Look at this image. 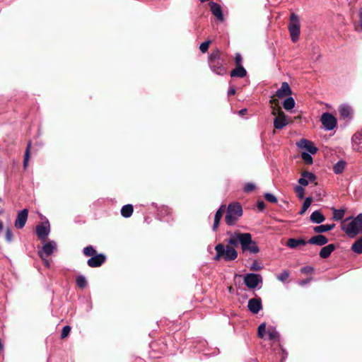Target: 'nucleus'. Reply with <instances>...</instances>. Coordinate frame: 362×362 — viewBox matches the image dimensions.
<instances>
[{
  "label": "nucleus",
  "mask_w": 362,
  "mask_h": 362,
  "mask_svg": "<svg viewBox=\"0 0 362 362\" xmlns=\"http://www.w3.org/2000/svg\"><path fill=\"white\" fill-rule=\"evenodd\" d=\"M349 220H350V222L342 224L341 230L349 238H354L357 235L362 233V213L358 214L355 218H346L345 222Z\"/></svg>",
  "instance_id": "f257e3e1"
},
{
  "label": "nucleus",
  "mask_w": 362,
  "mask_h": 362,
  "mask_svg": "<svg viewBox=\"0 0 362 362\" xmlns=\"http://www.w3.org/2000/svg\"><path fill=\"white\" fill-rule=\"evenodd\" d=\"M208 63L213 73L218 76L226 74V69L223 66V60L221 57V54L218 50H216L209 55Z\"/></svg>",
  "instance_id": "f03ea898"
},
{
  "label": "nucleus",
  "mask_w": 362,
  "mask_h": 362,
  "mask_svg": "<svg viewBox=\"0 0 362 362\" xmlns=\"http://www.w3.org/2000/svg\"><path fill=\"white\" fill-rule=\"evenodd\" d=\"M216 255L214 260L218 261L223 259L225 261L230 262L235 259L238 257V252L235 248L229 246H225L222 243H218L215 246Z\"/></svg>",
  "instance_id": "7ed1b4c3"
},
{
  "label": "nucleus",
  "mask_w": 362,
  "mask_h": 362,
  "mask_svg": "<svg viewBox=\"0 0 362 362\" xmlns=\"http://www.w3.org/2000/svg\"><path fill=\"white\" fill-rule=\"evenodd\" d=\"M243 215V209L239 203H232L228 206L225 221L228 226H233Z\"/></svg>",
  "instance_id": "20e7f679"
},
{
  "label": "nucleus",
  "mask_w": 362,
  "mask_h": 362,
  "mask_svg": "<svg viewBox=\"0 0 362 362\" xmlns=\"http://www.w3.org/2000/svg\"><path fill=\"white\" fill-rule=\"evenodd\" d=\"M240 246L243 252L250 254H257L259 252V248L257 243L252 240V235L249 233H244L241 238Z\"/></svg>",
  "instance_id": "39448f33"
},
{
  "label": "nucleus",
  "mask_w": 362,
  "mask_h": 362,
  "mask_svg": "<svg viewBox=\"0 0 362 362\" xmlns=\"http://www.w3.org/2000/svg\"><path fill=\"white\" fill-rule=\"evenodd\" d=\"M288 29L292 42H296L298 40L300 33V24L298 15L294 13L290 16V23Z\"/></svg>",
  "instance_id": "423d86ee"
},
{
  "label": "nucleus",
  "mask_w": 362,
  "mask_h": 362,
  "mask_svg": "<svg viewBox=\"0 0 362 362\" xmlns=\"http://www.w3.org/2000/svg\"><path fill=\"white\" fill-rule=\"evenodd\" d=\"M243 281L247 288L254 289L262 283V277L259 274L249 273L243 276Z\"/></svg>",
  "instance_id": "0eeeda50"
},
{
  "label": "nucleus",
  "mask_w": 362,
  "mask_h": 362,
  "mask_svg": "<svg viewBox=\"0 0 362 362\" xmlns=\"http://www.w3.org/2000/svg\"><path fill=\"white\" fill-rule=\"evenodd\" d=\"M320 122L326 131L333 130L337 124L336 117L329 112H324L320 117Z\"/></svg>",
  "instance_id": "6e6552de"
},
{
  "label": "nucleus",
  "mask_w": 362,
  "mask_h": 362,
  "mask_svg": "<svg viewBox=\"0 0 362 362\" xmlns=\"http://www.w3.org/2000/svg\"><path fill=\"white\" fill-rule=\"evenodd\" d=\"M57 245L54 240H49L43 245L41 250H38V255L40 258L49 257L57 250Z\"/></svg>",
  "instance_id": "1a4fd4ad"
},
{
  "label": "nucleus",
  "mask_w": 362,
  "mask_h": 362,
  "mask_svg": "<svg viewBox=\"0 0 362 362\" xmlns=\"http://www.w3.org/2000/svg\"><path fill=\"white\" fill-rule=\"evenodd\" d=\"M35 232L37 237L40 240H45L50 233V226L49 221H47L41 225H37L35 228Z\"/></svg>",
  "instance_id": "9d476101"
},
{
  "label": "nucleus",
  "mask_w": 362,
  "mask_h": 362,
  "mask_svg": "<svg viewBox=\"0 0 362 362\" xmlns=\"http://www.w3.org/2000/svg\"><path fill=\"white\" fill-rule=\"evenodd\" d=\"M317 179L316 175L308 171H303L301 173V177L298 179V182L299 185L306 187L309 185V183L315 182Z\"/></svg>",
  "instance_id": "9b49d317"
},
{
  "label": "nucleus",
  "mask_w": 362,
  "mask_h": 362,
  "mask_svg": "<svg viewBox=\"0 0 362 362\" xmlns=\"http://www.w3.org/2000/svg\"><path fill=\"white\" fill-rule=\"evenodd\" d=\"M247 308L252 314H257L262 309V299L259 297L250 298L247 303Z\"/></svg>",
  "instance_id": "f8f14e48"
},
{
  "label": "nucleus",
  "mask_w": 362,
  "mask_h": 362,
  "mask_svg": "<svg viewBox=\"0 0 362 362\" xmlns=\"http://www.w3.org/2000/svg\"><path fill=\"white\" fill-rule=\"evenodd\" d=\"M28 209H25L21 211H20L18 213L16 220L15 221V226L17 228L21 229L23 228L28 220Z\"/></svg>",
  "instance_id": "ddd939ff"
},
{
  "label": "nucleus",
  "mask_w": 362,
  "mask_h": 362,
  "mask_svg": "<svg viewBox=\"0 0 362 362\" xmlns=\"http://www.w3.org/2000/svg\"><path fill=\"white\" fill-rule=\"evenodd\" d=\"M106 259V257L103 254L95 255L87 261V264L90 267H100Z\"/></svg>",
  "instance_id": "4468645a"
},
{
  "label": "nucleus",
  "mask_w": 362,
  "mask_h": 362,
  "mask_svg": "<svg viewBox=\"0 0 362 362\" xmlns=\"http://www.w3.org/2000/svg\"><path fill=\"white\" fill-rule=\"evenodd\" d=\"M297 145L299 148L305 149L308 151L307 153H309L315 154L317 151V148L313 144L306 139H300V141L297 143Z\"/></svg>",
  "instance_id": "2eb2a0df"
},
{
  "label": "nucleus",
  "mask_w": 362,
  "mask_h": 362,
  "mask_svg": "<svg viewBox=\"0 0 362 362\" xmlns=\"http://www.w3.org/2000/svg\"><path fill=\"white\" fill-rule=\"evenodd\" d=\"M211 13L221 22L224 21L221 6L216 2L209 3Z\"/></svg>",
  "instance_id": "dca6fc26"
},
{
  "label": "nucleus",
  "mask_w": 362,
  "mask_h": 362,
  "mask_svg": "<svg viewBox=\"0 0 362 362\" xmlns=\"http://www.w3.org/2000/svg\"><path fill=\"white\" fill-rule=\"evenodd\" d=\"M274 127L277 129H281L288 124L286 116L283 112H280L279 116L274 119Z\"/></svg>",
  "instance_id": "f3484780"
},
{
  "label": "nucleus",
  "mask_w": 362,
  "mask_h": 362,
  "mask_svg": "<svg viewBox=\"0 0 362 362\" xmlns=\"http://www.w3.org/2000/svg\"><path fill=\"white\" fill-rule=\"evenodd\" d=\"M292 94L291 89L287 82H283L281 87L276 90V95L279 98L291 95Z\"/></svg>",
  "instance_id": "a211bd4d"
},
{
  "label": "nucleus",
  "mask_w": 362,
  "mask_h": 362,
  "mask_svg": "<svg viewBox=\"0 0 362 362\" xmlns=\"http://www.w3.org/2000/svg\"><path fill=\"white\" fill-rule=\"evenodd\" d=\"M328 238L324 235L318 234L313 236L308 240V243L317 246H323L328 243Z\"/></svg>",
  "instance_id": "6ab92c4d"
},
{
  "label": "nucleus",
  "mask_w": 362,
  "mask_h": 362,
  "mask_svg": "<svg viewBox=\"0 0 362 362\" xmlns=\"http://www.w3.org/2000/svg\"><path fill=\"white\" fill-rule=\"evenodd\" d=\"M340 116L343 119H351L353 115V110L348 104H343L339 108Z\"/></svg>",
  "instance_id": "aec40b11"
},
{
  "label": "nucleus",
  "mask_w": 362,
  "mask_h": 362,
  "mask_svg": "<svg viewBox=\"0 0 362 362\" xmlns=\"http://www.w3.org/2000/svg\"><path fill=\"white\" fill-rule=\"evenodd\" d=\"M352 146L354 151H362V134L356 133L351 138Z\"/></svg>",
  "instance_id": "412c9836"
},
{
  "label": "nucleus",
  "mask_w": 362,
  "mask_h": 362,
  "mask_svg": "<svg viewBox=\"0 0 362 362\" xmlns=\"http://www.w3.org/2000/svg\"><path fill=\"white\" fill-rule=\"evenodd\" d=\"M225 210V206L221 205L220 208L216 211L215 216H214V224L212 226L213 231L216 232L217 230V228L219 226L220 221L223 216V212Z\"/></svg>",
  "instance_id": "4be33fe9"
},
{
  "label": "nucleus",
  "mask_w": 362,
  "mask_h": 362,
  "mask_svg": "<svg viewBox=\"0 0 362 362\" xmlns=\"http://www.w3.org/2000/svg\"><path fill=\"white\" fill-rule=\"evenodd\" d=\"M227 234L230 235V237L227 240L229 245L237 246L238 243H241V238L243 236V233L235 232L232 234L230 232H228Z\"/></svg>",
  "instance_id": "5701e85b"
},
{
  "label": "nucleus",
  "mask_w": 362,
  "mask_h": 362,
  "mask_svg": "<svg viewBox=\"0 0 362 362\" xmlns=\"http://www.w3.org/2000/svg\"><path fill=\"white\" fill-rule=\"evenodd\" d=\"M336 247L334 244H329L323 247L320 251V256L321 258H328L332 252L335 250Z\"/></svg>",
  "instance_id": "b1692460"
},
{
  "label": "nucleus",
  "mask_w": 362,
  "mask_h": 362,
  "mask_svg": "<svg viewBox=\"0 0 362 362\" xmlns=\"http://www.w3.org/2000/svg\"><path fill=\"white\" fill-rule=\"evenodd\" d=\"M310 220L311 222H313L314 223L320 224L325 221V217L320 212V211L317 210V211H313L311 214V215L310 216Z\"/></svg>",
  "instance_id": "393cba45"
},
{
  "label": "nucleus",
  "mask_w": 362,
  "mask_h": 362,
  "mask_svg": "<svg viewBox=\"0 0 362 362\" xmlns=\"http://www.w3.org/2000/svg\"><path fill=\"white\" fill-rule=\"evenodd\" d=\"M308 243L303 239H296V238H289L286 243V246L294 249L296 248L299 245H305Z\"/></svg>",
  "instance_id": "a878e982"
},
{
  "label": "nucleus",
  "mask_w": 362,
  "mask_h": 362,
  "mask_svg": "<svg viewBox=\"0 0 362 362\" xmlns=\"http://www.w3.org/2000/svg\"><path fill=\"white\" fill-rule=\"evenodd\" d=\"M247 75V71L243 66H237L230 72L231 77L243 78Z\"/></svg>",
  "instance_id": "bb28decb"
},
{
  "label": "nucleus",
  "mask_w": 362,
  "mask_h": 362,
  "mask_svg": "<svg viewBox=\"0 0 362 362\" xmlns=\"http://www.w3.org/2000/svg\"><path fill=\"white\" fill-rule=\"evenodd\" d=\"M335 227V224L320 225L313 228L314 232L317 233H322L332 230Z\"/></svg>",
  "instance_id": "cd10ccee"
},
{
  "label": "nucleus",
  "mask_w": 362,
  "mask_h": 362,
  "mask_svg": "<svg viewBox=\"0 0 362 362\" xmlns=\"http://www.w3.org/2000/svg\"><path fill=\"white\" fill-rule=\"evenodd\" d=\"M171 213V209L168 206H162L159 211L158 216L162 221L169 222L170 219L165 218V216H170Z\"/></svg>",
  "instance_id": "c85d7f7f"
},
{
  "label": "nucleus",
  "mask_w": 362,
  "mask_h": 362,
  "mask_svg": "<svg viewBox=\"0 0 362 362\" xmlns=\"http://www.w3.org/2000/svg\"><path fill=\"white\" fill-rule=\"evenodd\" d=\"M346 165V162L344 160H340L333 165V171L335 174H341Z\"/></svg>",
  "instance_id": "c756f323"
},
{
  "label": "nucleus",
  "mask_w": 362,
  "mask_h": 362,
  "mask_svg": "<svg viewBox=\"0 0 362 362\" xmlns=\"http://www.w3.org/2000/svg\"><path fill=\"white\" fill-rule=\"evenodd\" d=\"M133 206L130 204L124 205L121 209V214L124 218H129L133 213Z\"/></svg>",
  "instance_id": "7c9ffc66"
},
{
  "label": "nucleus",
  "mask_w": 362,
  "mask_h": 362,
  "mask_svg": "<svg viewBox=\"0 0 362 362\" xmlns=\"http://www.w3.org/2000/svg\"><path fill=\"white\" fill-rule=\"evenodd\" d=\"M295 100L293 97L286 98L283 102V107L286 110H290L295 107Z\"/></svg>",
  "instance_id": "2f4dec72"
},
{
  "label": "nucleus",
  "mask_w": 362,
  "mask_h": 362,
  "mask_svg": "<svg viewBox=\"0 0 362 362\" xmlns=\"http://www.w3.org/2000/svg\"><path fill=\"white\" fill-rule=\"evenodd\" d=\"M351 250L356 254H362V237L353 243Z\"/></svg>",
  "instance_id": "473e14b6"
},
{
  "label": "nucleus",
  "mask_w": 362,
  "mask_h": 362,
  "mask_svg": "<svg viewBox=\"0 0 362 362\" xmlns=\"http://www.w3.org/2000/svg\"><path fill=\"white\" fill-rule=\"evenodd\" d=\"M333 211V218L335 221H341L345 214V210L343 209H337L335 208H332Z\"/></svg>",
  "instance_id": "72a5a7b5"
},
{
  "label": "nucleus",
  "mask_w": 362,
  "mask_h": 362,
  "mask_svg": "<svg viewBox=\"0 0 362 362\" xmlns=\"http://www.w3.org/2000/svg\"><path fill=\"white\" fill-rule=\"evenodd\" d=\"M267 334L270 340L277 339L279 337V333L276 331L274 327H269Z\"/></svg>",
  "instance_id": "f704fd0d"
},
{
  "label": "nucleus",
  "mask_w": 362,
  "mask_h": 362,
  "mask_svg": "<svg viewBox=\"0 0 362 362\" xmlns=\"http://www.w3.org/2000/svg\"><path fill=\"white\" fill-rule=\"evenodd\" d=\"M30 147H31V142L29 141L24 155V159H23V167L24 168H26L28 166V160L30 158Z\"/></svg>",
  "instance_id": "c9c22d12"
},
{
  "label": "nucleus",
  "mask_w": 362,
  "mask_h": 362,
  "mask_svg": "<svg viewBox=\"0 0 362 362\" xmlns=\"http://www.w3.org/2000/svg\"><path fill=\"white\" fill-rule=\"evenodd\" d=\"M312 203V198L311 197H306L303 202V206L298 214L300 215H303L307 209L309 208Z\"/></svg>",
  "instance_id": "e433bc0d"
},
{
  "label": "nucleus",
  "mask_w": 362,
  "mask_h": 362,
  "mask_svg": "<svg viewBox=\"0 0 362 362\" xmlns=\"http://www.w3.org/2000/svg\"><path fill=\"white\" fill-rule=\"evenodd\" d=\"M76 285L81 288H85L87 286V280L83 275H79L76 279Z\"/></svg>",
  "instance_id": "4c0bfd02"
},
{
  "label": "nucleus",
  "mask_w": 362,
  "mask_h": 362,
  "mask_svg": "<svg viewBox=\"0 0 362 362\" xmlns=\"http://www.w3.org/2000/svg\"><path fill=\"white\" fill-rule=\"evenodd\" d=\"M294 191L298 199H303L304 198L305 189L303 186L300 185L295 186Z\"/></svg>",
  "instance_id": "58836bf2"
},
{
  "label": "nucleus",
  "mask_w": 362,
  "mask_h": 362,
  "mask_svg": "<svg viewBox=\"0 0 362 362\" xmlns=\"http://www.w3.org/2000/svg\"><path fill=\"white\" fill-rule=\"evenodd\" d=\"M83 254L87 257H93L96 255V250L92 245H88L83 249Z\"/></svg>",
  "instance_id": "ea45409f"
},
{
  "label": "nucleus",
  "mask_w": 362,
  "mask_h": 362,
  "mask_svg": "<svg viewBox=\"0 0 362 362\" xmlns=\"http://www.w3.org/2000/svg\"><path fill=\"white\" fill-rule=\"evenodd\" d=\"M266 333V323L260 324L257 329V334L260 338H263Z\"/></svg>",
  "instance_id": "a19ab883"
},
{
  "label": "nucleus",
  "mask_w": 362,
  "mask_h": 362,
  "mask_svg": "<svg viewBox=\"0 0 362 362\" xmlns=\"http://www.w3.org/2000/svg\"><path fill=\"white\" fill-rule=\"evenodd\" d=\"M312 153H309L307 152H303L301 154L302 159L308 164L313 163V158L311 156Z\"/></svg>",
  "instance_id": "79ce46f5"
},
{
  "label": "nucleus",
  "mask_w": 362,
  "mask_h": 362,
  "mask_svg": "<svg viewBox=\"0 0 362 362\" xmlns=\"http://www.w3.org/2000/svg\"><path fill=\"white\" fill-rule=\"evenodd\" d=\"M289 276V272L288 270L283 271L277 276V279L281 282H284Z\"/></svg>",
  "instance_id": "37998d69"
},
{
  "label": "nucleus",
  "mask_w": 362,
  "mask_h": 362,
  "mask_svg": "<svg viewBox=\"0 0 362 362\" xmlns=\"http://www.w3.org/2000/svg\"><path fill=\"white\" fill-rule=\"evenodd\" d=\"M264 198L269 202H271V203L277 202V198L273 194H271L269 192H267L264 194Z\"/></svg>",
  "instance_id": "c03bdc74"
},
{
  "label": "nucleus",
  "mask_w": 362,
  "mask_h": 362,
  "mask_svg": "<svg viewBox=\"0 0 362 362\" xmlns=\"http://www.w3.org/2000/svg\"><path fill=\"white\" fill-rule=\"evenodd\" d=\"M211 40H207L202 42L199 46V49L202 53H205L208 51Z\"/></svg>",
  "instance_id": "a18cd8bd"
},
{
  "label": "nucleus",
  "mask_w": 362,
  "mask_h": 362,
  "mask_svg": "<svg viewBox=\"0 0 362 362\" xmlns=\"http://www.w3.org/2000/svg\"><path fill=\"white\" fill-rule=\"evenodd\" d=\"M71 332V327L69 325H66L62 328V333H61V338L64 339L66 338Z\"/></svg>",
  "instance_id": "49530a36"
},
{
  "label": "nucleus",
  "mask_w": 362,
  "mask_h": 362,
  "mask_svg": "<svg viewBox=\"0 0 362 362\" xmlns=\"http://www.w3.org/2000/svg\"><path fill=\"white\" fill-rule=\"evenodd\" d=\"M255 189V184H253L252 182L246 183L243 188L245 192H250L253 191Z\"/></svg>",
  "instance_id": "de8ad7c7"
},
{
  "label": "nucleus",
  "mask_w": 362,
  "mask_h": 362,
  "mask_svg": "<svg viewBox=\"0 0 362 362\" xmlns=\"http://www.w3.org/2000/svg\"><path fill=\"white\" fill-rule=\"evenodd\" d=\"M5 237H6V240L8 243H11L13 241V233H12V230L10 228H8L6 230Z\"/></svg>",
  "instance_id": "09e8293b"
},
{
  "label": "nucleus",
  "mask_w": 362,
  "mask_h": 362,
  "mask_svg": "<svg viewBox=\"0 0 362 362\" xmlns=\"http://www.w3.org/2000/svg\"><path fill=\"white\" fill-rule=\"evenodd\" d=\"M262 267L258 263L257 260H255L250 266V269L253 271H259L262 269Z\"/></svg>",
  "instance_id": "8fccbe9b"
},
{
  "label": "nucleus",
  "mask_w": 362,
  "mask_h": 362,
  "mask_svg": "<svg viewBox=\"0 0 362 362\" xmlns=\"http://www.w3.org/2000/svg\"><path fill=\"white\" fill-rule=\"evenodd\" d=\"M243 57L240 53H236L235 56V63L237 66H243L242 65Z\"/></svg>",
  "instance_id": "3c124183"
},
{
  "label": "nucleus",
  "mask_w": 362,
  "mask_h": 362,
  "mask_svg": "<svg viewBox=\"0 0 362 362\" xmlns=\"http://www.w3.org/2000/svg\"><path fill=\"white\" fill-rule=\"evenodd\" d=\"M301 272L303 274H311L313 272L314 269L310 266H305L301 268Z\"/></svg>",
  "instance_id": "603ef678"
},
{
  "label": "nucleus",
  "mask_w": 362,
  "mask_h": 362,
  "mask_svg": "<svg viewBox=\"0 0 362 362\" xmlns=\"http://www.w3.org/2000/svg\"><path fill=\"white\" fill-rule=\"evenodd\" d=\"M311 280H312L311 278H308V279L301 280L298 282V285H300L301 286H304L308 284L311 281Z\"/></svg>",
  "instance_id": "864d4df0"
},
{
  "label": "nucleus",
  "mask_w": 362,
  "mask_h": 362,
  "mask_svg": "<svg viewBox=\"0 0 362 362\" xmlns=\"http://www.w3.org/2000/svg\"><path fill=\"white\" fill-rule=\"evenodd\" d=\"M257 209L262 211L264 209L265 204L263 201H259L257 204Z\"/></svg>",
  "instance_id": "5fc2aeb1"
},
{
  "label": "nucleus",
  "mask_w": 362,
  "mask_h": 362,
  "mask_svg": "<svg viewBox=\"0 0 362 362\" xmlns=\"http://www.w3.org/2000/svg\"><path fill=\"white\" fill-rule=\"evenodd\" d=\"M47 258V257H44V258H41V259L43 260L45 266L47 268H49L50 267V262H49V261Z\"/></svg>",
  "instance_id": "6e6d98bb"
},
{
  "label": "nucleus",
  "mask_w": 362,
  "mask_h": 362,
  "mask_svg": "<svg viewBox=\"0 0 362 362\" xmlns=\"http://www.w3.org/2000/svg\"><path fill=\"white\" fill-rule=\"evenodd\" d=\"M359 24L362 30V7L358 11Z\"/></svg>",
  "instance_id": "4d7b16f0"
},
{
  "label": "nucleus",
  "mask_w": 362,
  "mask_h": 362,
  "mask_svg": "<svg viewBox=\"0 0 362 362\" xmlns=\"http://www.w3.org/2000/svg\"><path fill=\"white\" fill-rule=\"evenodd\" d=\"M235 93V89L234 88H230L228 90V95H233Z\"/></svg>",
  "instance_id": "13d9d810"
},
{
  "label": "nucleus",
  "mask_w": 362,
  "mask_h": 362,
  "mask_svg": "<svg viewBox=\"0 0 362 362\" xmlns=\"http://www.w3.org/2000/svg\"><path fill=\"white\" fill-rule=\"evenodd\" d=\"M4 212V202L0 197V214Z\"/></svg>",
  "instance_id": "bf43d9fd"
},
{
  "label": "nucleus",
  "mask_w": 362,
  "mask_h": 362,
  "mask_svg": "<svg viewBox=\"0 0 362 362\" xmlns=\"http://www.w3.org/2000/svg\"><path fill=\"white\" fill-rule=\"evenodd\" d=\"M247 112V110L246 108H243V109H241L240 111H239V115L243 116L244 115H245Z\"/></svg>",
  "instance_id": "052dcab7"
},
{
  "label": "nucleus",
  "mask_w": 362,
  "mask_h": 362,
  "mask_svg": "<svg viewBox=\"0 0 362 362\" xmlns=\"http://www.w3.org/2000/svg\"><path fill=\"white\" fill-rule=\"evenodd\" d=\"M4 349V344L1 341V340L0 339V351H2Z\"/></svg>",
  "instance_id": "680f3d73"
},
{
  "label": "nucleus",
  "mask_w": 362,
  "mask_h": 362,
  "mask_svg": "<svg viewBox=\"0 0 362 362\" xmlns=\"http://www.w3.org/2000/svg\"><path fill=\"white\" fill-rule=\"evenodd\" d=\"M92 308H93L92 303L90 302L88 311H90Z\"/></svg>",
  "instance_id": "e2e57ef3"
},
{
  "label": "nucleus",
  "mask_w": 362,
  "mask_h": 362,
  "mask_svg": "<svg viewBox=\"0 0 362 362\" xmlns=\"http://www.w3.org/2000/svg\"><path fill=\"white\" fill-rule=\"evenodd\" d=\"M3 230V223L2 222L0 221V233Z\"/></svg>",
  "instance_id": "0e129e2a"
}]
</instances>
